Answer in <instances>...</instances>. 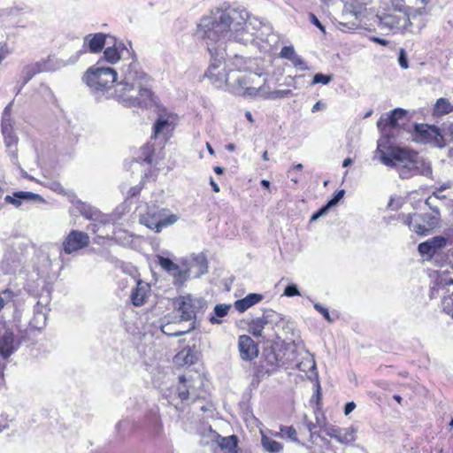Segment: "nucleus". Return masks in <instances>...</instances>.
<instances>
[{
	"mask_svg": "<svg viewBox=\"0 0 453 453\" xmlns=\"http://www.w3.org/2000/svg\"><path fill=\"white\" fill-rule=\"evenodd\" d=\"M290 62L294 65L295 67L299 68L300 70H307L308 66L303 58L297 54L290 59Z\"/></svg>",
	"mask_w": 453,
	"mask_h": 453,
	"instance_id": "obj_47",
	"label": "nucleus"
},
{
	"mask_svg": "<svg viewBox=\"0 0 453 453\" xmlns=\"http://www.w3.org/2000/svg\"><path fill=\"white\" fill-rule=\"evenodd\" d=\"M150 291V285L139 280L136 288L132 291L131 300L134 305L141 306L144 303Z\"/></svg>",
	"mask_w": 453,
	"mask_h": 453,
	"instance_id": "obj_23",
	"label": "nucleus"
},
{
	"mask_svg": "<svg viewBox=\"0 0 453 453\" xmlns=\"http://www.w3.org/2000/svg\"><path fill=\"white\" fill-rule=\"evenodd\" d=\"M49 70H50V68L48 66L47 61L37 62L31 65H28L25 69L26 73L27 75V81L30 80L36 73H39L42 72H46Z\"/></svg>",
	"mask_w": 453,
	"mask_h": 453,
	"instance_id": "obj_34",
	"label": "nucleus"
},
{
	"mask_svg": "<svg viewBox=\"0 0 453 453\" xmlns=\"http://www.w3.org/2000/svg\"><path fill=\"white\" fill-rule=\"evenodd\" d=\"M296 55V53L292 46H284L280 52V58H287L289 61Z\"/></svg>",
	"mask_w": 453,
	"mask_h": 453,
	"instance_id": "obj_44",
	"label": "nucleus"
},
{
	"mask_svg": "<svg viewBox=\"0 0 453 453\" xmlns=\"http://www.w3.org/2000/svg\"><path fill=\"white\" fill-rule=\"evenodd\" d=\"M262 299H263V296L260 294H256V293L249 294L244 298L237 300L234 303V308L239 312H244L246 310H248L251 306L261 302Z\"/></svg>",
	"mask_w": 453,
	"mask_h": 453,
	"instance_id": "obj_25",
	"label": "nucleus"
},
{
	"mask_svg": "<svg viewBox=\"0 0 453 453\" xmlns=\"http://www.w3.org/2000/svg\"><path fill=\"white\" fill-rule=\"evenodd\" d=\"M442 281L441 280H440V281L437 283V288H434L432 292V295H434V292H436L437 294H440L441 291L444 290V288H442Z\"/></svg>",
	"mask_w": 453,
	"mask_h": 453,
	"instance_id": "obj_64",
	"label": "nucleus"
},
{
	"mask_svg": "<svg viewBox=\"0 0 453 453\" xmlns=\"http://www.w3.org/2000/svg\"><path fill=\"white\" fill-rule=\"evenodd\" d=\"M291 90H275V91H267L264 87V91L261 93L260 97L266 99H278L282 97H288L291 95Z\"/></svg>",
	"mask_w": 453,
	"mask_h": 453,
	"instance_id": "obj_38",
	"label": "nucleus"
},
{
	"mask_svg": "<svg viewBox=\"0 0 453 453\" xmlns=\"http://www.w3.org/2000/svg\"><path fill=\"white\" fill-rule=\"evenodd\" d=\"M322 428L325 434L342 444H349L356 441L357 428L354 426L339 427L332 424H324Z\"/></svg>",
	"mask_w": 453,
	"mask_h": 453,
	"instance_id": "obj_13",
	"label": "nucleus"
},
{
	"mask_svg": "<svg viewBox=\"0 0 453 453\" xmlns=\"http://www.w3.org/2000/svg\"><path fill=\"white\" fill-rule=\"evenodd\" d=\"M154 432L157 435H160L163 432V424L160 418L156 417L153 421Z\"/></svg>",
	"mask_w": 453,
	"mask_h": 453,
	"instance_id": "obj_53",
	"label": "nucleus"
},
{
	"mask_svg": "<svg viewBox=\"0 0 453 453\" xmlns=\"http://www.w3.org/2000/svg\"><path fill=\"white\" fill-rule=\"evenodd\" d=\"M346 11L351 12L357 19L362 17L366 10L364 4L351 2L345 4Z\"/></svg>",
	"mask_w": 453,
	"mask_h": 453,
	"instance_id": "obj_36",
	"label": "nucleus"
},
{
	"mask_svg": "<svg viewBox=\"0 0 453 453\" xmlns=\"http://www.w3.org/2000/svg\"><path fill=\"white\" fill-rule=\"evenodd\" d=\"M11 109V104L5 107L3 114L2 119V131L4 136V143L7 148H11L15 145L17 142V138L12 134V128L10 124L8 123L7 116L9 115V111Z\"/></svg>",
	"mask_w": 453,
	"mask_h": 453,
	"instance_id": "obj_22",
	"label": "nucleus"
},
{
	"mask_svg": "<svg viewBox=\"0 0 453 453\" xmlns=\"http://www.w3.org/2000/svg\"><path fill=\"white\" fill-rule=\"evenodd\" d=\"M265 325L266 321L265 319L262 318H256L249 324V332L255 337H260L262 336V331Z\"/></svg>",
	"mask_w": 453,
	"mask_h": 453,
	"instance_id": "obj_35",
	"label": "nucleus"
},
{
	"mask_svg": "<svg viewBox=\"0 0 453 453\" xmlns=\"http://www.w3.org/2000/svg\"><path fill=\"white\" fill-rule=\"evenodd\" d=\"M76 210L86 219L97 220L101 217V212L90 204L85 203L80 200L73 201Z\"/></svg>",
	"mask_w": 453,
	"mask_h": 453,
	"instance_id": "obj_24",
	"label": "nucleus"
},
{
	"mask_svg": "<svg viewBox=\"0 0 453 453\" xmlns=\"http://www.w3.org/2000/svg\"><path fill=\"white\" fill-rule=\"evenodd\" d=\"M16 349L17 344L15 343L13 333L4 331V334L0 335V354L6 359L13 354Z\"/></svg>",
	"mask_w": 453,
	"mask_h": 453,
	"instance_id": "obj_18",
	"label": "nucleus"
},
{
	"mask_svg": "<svg viewBox=\"0 0 453 453\" xmlns=\"http://www.w3.org/2000/svg\"><path fill=\"white\" fill-rule=\"evenodd\" d=\"M230 309V305L226 304H217L214 307V315L210 318V321L212 324H219L220 320L218 318L225 317Z\"/></svg>",
	"mask_w": 453,
	"mask_h": 453,
	"instance_id": "obj_37",
	"label": "nucleus"
},
{
	"mask_svg": "<svg viewBox=\"0 0 453 453\" xmlns=\"http://www.w3.org/2000/svg\"><path fill=\"white\" fill-rule=\"evenodd\" d=\"M114 49H117L119 52L121 54L122 58H129L131 56V51L127 44L122 42H116L113 44Z\"/></svg>",
	"mask_w": 453,
	"mask_h": 453,
	"instance_id": "obj_42",
	"label": "nucleus"
},
{
	"mask_svg": "<svg viewBox=\"0 0 453 453\" xmlns=\"http://www.w3.org/2000/svg\"><path fill=\"white\" fill-rule=\"evenodd\" d=\"M328 210H329V208L326 205L323 206L321 209H319L316 213H314L311 216V221L317 220L319 218L325 215L328 211Z\"/></svg>",
	"mask_w": 453,
	"mask_h": 453,
	"instance_id": "obj_55",
	"label": "nucleus"
},
{
	"mask_svg": "<svg viewBox=\"0 0 453 453\" xmlns=\"http://www.w3.org/2000/svg\"><path fill=\"white\" fill-rule=\"evenodd\" d=\"M453 111V104L447 98H440L437 100L434 108V114L437 116H441L445 114H449Z\"/></svg>",
	"mask_w": 453,
	"mask_h": 453,
	"instance_id": "obj_29",
	"label": "nucleus"
},
{
	"mask_svg": "<svg viewBox=\"0 0 453 453\" xmlns=\"http://www.w3.org/2000/svg\"><path fill=\"white\" fill-rule=\"evenodd\" d=\"M123 79L115 85L114 97L127 107H143L151 102L149 77L134 65L123 71Z\"/></svg>",
	"mask_w": 453,
	"mask_h": 453,
	"instance_id": "obj_2",
	"label": "nucleus"
},
{
	"mask_svg": "<svg viewBox=\"0 0 453 453\" xmlns=\"http://www.w3.org/2000/svg\"><path fill=\"white\" fill-rule=\"evenodd\" d=\"M42 200L41 196L37 194L32 192H15L13 196H6L4 200L5 202L19 207L21 205L20 200Z\"/></svg>",
	"mask_w": 453,
	"mask_h": 453,
	"instance_id": "obj_27",
	"label": "nucleus"
},
{
	"mask_svg": "<svg viewBox=\"0 0 453 453\" xmlns=\"http://www.w3.org/2000/svg\"><path fill=\"white\" fill-rule=\"evenodd\" d=\"M406 114V111L403 109H395L393 111H391L390 115L387 116L386 118H380L378 121V127L382 131L386 132V127H395L399 126L398 120L403 119Z\"/></svg>",
	"mask_w": 453,
	"mask_h": 453,
	"instance_id": "obj_19",
	"label": "nucleus"
},
{
	"mask_svg": "<svg viewBox=\"0 0 453 453\" xmlns=\"http://www.w3.org/2000/svg\"><path fill=\"white\" fill-rule=\"evenodd\" d=\"M234 74L230 85L231 93L248 97H260L266 82V79L261 73L235 70Z\"/></svg>",
	"mask_w": 453,
	"mask_h": 453,
	"instance_id": "obj_5",
	"label": "nucleus"
},
{
	"mask_svg": "<svg viewBox=\"0 0 453 453\" xmlns=\"http://www.w3.org/2000/svg\"><path fill=\"white\" fill-rule=\"evenodd\" d=\"M328 210H329V208L326 205L323 206L321 209H319L316 213H314L311 216V221L317 220L319 218L325 215L328 211Z\"/></svg>",
	"mask_w": 453,
	"mask_h": 453,
	"instance_id": "obj_54",
	"label": "nucleus"
},
{
	"mask_svg": "<svg viewBox=\"0 0 453 453\" xmlns=\"http://www.w3.org/2000/svg\"><path fill=\"white\" fill-rule=\"evenodd\" d=\"M355 408L356 404L353 402L348 403L344 408V414L349 415Z\"/></svg>",
	"mask_w": 453,
	"mask_h": 453,
	"instance_id": "obj_59",
	"label": "nucleus"
},
{
	"mask_svg": "<svg viewBox=\"0 0 453 453\" xmlns=\"http://www.w3.org/2000/svg\"><path fill=\"white\" fill-rule=\"evenodd\" d=\"M176 325V321H168L161 325V331L169 336H180L189 332V329H175Z\"/></svg>",
	"mask_w": 453,
	"mask_h": 453,
	"instance_id": "obj_32",
	"label": "nucleus"
},
{
	"mask_svg": "<svg viewBox=\"0 0 453 453\" xmlns=\"http://www.w3.org/2000/svg\"><path fill=\"white\" fill-rule=\"evenodd\" d=\"M144 157L143 160L149 164L152 162V150L150 146H146L143 148Z\"/></svg>",
	"mask_w": 453,
	"mask_h": 453,
	"instance_id": "obj_56",
	"label": "nucleus"
},
{
	"mask_svg": "<svg viewBox=\"0 0 453 453\" xmlns=\"http://www.w3.org/2000/svg\"><path fill=\"white\" fill-rule=\"evenodd\" d=\"M90 239L87 233L72 230L63 240L61 251L70 255L80 250L86 248L89 244Z\"/></svg>",
	"mask_w": 453,
	"mask_h": 453,
	"instance_id": "obj_11",
	"label": "nucleus"
},
{
	"mask_svg": "<svg viewBox=\"0 0 453 453\" xmlns=\"http://www.w3.org/2000/svg\"><path fill=\"white\" fill-rule=\"evenodd\" d=\"M240 356L243 360H252L258 355V348L248 335H241L238 340Z\"/></svg>",
	"mask_w": 453,
	"mask_h": 453,
	"instance_id": "obj_17",
	"label": "nucleus"
},
{
	"mask_svg": "<svg viewBox=\"0 0 453 453\" xmlns=\"http://www.w3.org/2000/svg\"><path fill=\"white\" fill-rule=\"evenodd\" d=\"M377 151L380 154V160L387 166L394 167L397 170L402 179H409L413 176L415 171V164L425 165L424 173L426 177H432V166L430 162L413 150L394 147L391 148L389 153L387 154L383 150V145L380 142L378 143Z\"/></svg>",
	"mask_w": 453,
	"mask_h": 453,
	"instance_id": "obj_3",
	"label": "nucleus"
},
{
	"mask_svg": "<svg viewBox=\"0 0 453 453\" xmlns=\"http://www.w3.org/2000/svg\"><path fill=\"white\" fill-rule=\"evenodd\" d=\"M177 391L179 397L182 401L188 400L189 398L196 399L199 397L196 386L190 384L189 380L185 377L180 378V384L178 386Z\"/></svg>",
	"mask_w": 453,
	"mask_h": 453,
	"instance_id": "obj_20",
	"label": "nucleus"
},
{
	"mask_svg": "<svg viewBox=\"0 0 453 453\" xmlns=\"http://www.w3.org/2000/svg\"><path fill=\"white\" fill-rule=\"evenodd\" d=\"M280 315L273 310H267L264 312L261 317L263 319L266 321V324L271 323L279 319Z\"/></svg>",
	"mask_w": 453,
	"mask_h": 453,
	"instance_id": "obj_46",
	"label": "nucleus"
},
{
	"mask_svg": "<svg viewBox=\"0 0 453 453\" xmlns=\"http://www.w3.org/2000/svg\"><path fill=\"white\" fill-rule=\"evenodd\" d=\"M417 166V169L415 168V171H413V176L414 175H417V174H420V175H423V176H426V174L423 173L424 170H425V165H421V164H415Z\"/></svg>",
	"mask_w": 453,
	"mask_h": 453,
	"instance_id": "obj_60",
	"label": "nucleus"
},
{
	"mask_svg": "<svg viewBox=\"0 0 453 453\" xmlns=\"http://www.w3.org/2000/svg\"><path fill=\"white\" fill-rule=\"evenodd\" d=\"M211 54V64L204 76L210 80L211 83L216 88H221L226 87L230 91V85L233 82V75L235 70L232 69L225 62L226 47L224 50L216 45L213 52Z\"/></svg>",
	"mask_w": 453,
	"mask_h": 453,
	"instance_id": "obj_4",
	"label": "nucleus"
},
{
	"mask_svg": "<svg viewBox=\"0 0 453 453\" xmlns=\"http://www.w3.org/2000/svg\"><path fill=\"white\" fill-rule=\"evenodd\" d=\"M441 307H442V310L447 314H450V312L453 311V291L450 296H443V298L441 300Z\"/></svg>",
	"mask_w": 453,
	"mask_h": 453,
	"instance_id": "obj_41",
	"label": "nucleus"
},
{
	"mask_svg": "<svg viewBox=\"0 0 453 453\" xmlns=\"http://www.w3.org/2000/svg\"><path fill=\"white\" fill-rule=\"evenodd\" d=\"M157 262L164 271L167 272L173 278V283L175 285L183 284L188 280V272L180 269V266L170 258L157 255Z\"/></svg>",
	"mask_w": 453,
	"mask_h": 453,
	"instance_id": "obj_14",
	"label": "nucleus"
},
{
	"mask_svg": "<svg viewBox=\"0 0 453 453\" xmlns=\"http://www.w3.org/2000/svg\"><path fill=\"white\" fill-rule=\"evenodd\" d=\"M275 436H282L290 439L293 441H298L297 433L293 426H281L280 433H275Z\"/></svg>",
	"mask_w": 453,
	"mask_h": 453,
	"instance_id": "obj_40",
	"label": "nucleus"
},
{
	"mask_svg": "<svg viewBox=\"0 0 453 453\" xmlns=\"http://www.w3.org/2000/svg\"><path fill=\"white\" fill-rule=\"evenodd\" d=\"M378 18L380 28L393 34H418L422 30V23L415 22L405 11H394Z\"/></svg>",
	"mask_w": 453,
	"mask_h": 453,
	"instance_id": "obj_6",
	"label": "nucleus"
},
{
	"mask_svg": "<svg viewBox=\"0 0 453 453\" xmlns=\"http://www.w3.org/2000/svg\"><path fill=\"white\" fill-rule=\"evenodd\" d=\"M314 308L317 311H319L320 314L323 315V317L328 321V322H332L333 319L329 314V311L327 310V308L326 307H323L322 305H320L319 303H314Z\"/></svg>",
	"mask_w": 453,
	"mask_h": 453,
	"instance_id": "obj_51",
	"label": "nucleus"
},
{
	"mask_svg": "<svg viewBox=\"0 0 453 453\" xmlns=\"http://www.w3.org/2000/svg\"><path fill=\"white\" fill-rule=\"evenodd\" d=\"M284 295L288 297H292V296H299L300 293H299V290H298L296 285L289 284L285 288Z\"/></svg>",
	"mask_w": 453,
	"mask_h": 453,
	"instance_id": "obj_50",
	"label": "nucleus"
},
{
	"mask_svg": "<svg viewBox=\"0 0 453 453\" xmlns=\"http://www.w3.org/2000/svg\"><path fill=\"white\" fill-rule=\"evenodd\" d=\"M398 63H399L400 66L403 69H408L409 68V62H408L407 54H406L405 50L403 48H401L399 50Z\"/></svg>",
	"mask_w": 453,
	"mask_h": 453,
	"instance_id": "obj_45",
	"label": "nucleus"
},
{
	"mask_svg": "<svg viewBox=\"0 0 453 453\" xmlns=\"http://www.w3.org/2000/svg\"><path fill=\"white\" fill-rule=\"evenodd\" d=\"M165 209L148 208L145 214L141 216L140 221L142 225L146 226L151 230H156L154 225L157 221H160L162 215L165 212Z\"/></svg>",
	"mask_w": 453,
	"mask_h": 453,
	"instance_id": "obj_21",
	"label": "nucleus"
},
{
	"mask_svg": "<svg viewBox=\"0 0 453 453\" xmlns=\"http://www.w3.org/2000/svg\"><path fill=\"white\" fill-rule=\"evenodd\" d=\"M210 184H211V188H212V190H213L214 192H216V193H219V190H220V189H219V185L214 181V180H213V178H212V177H211V178H210Z\"/></svg>",
	"mask_w": 453,
	"mask_h": 453,
	"instance_id": "obj_62",
	"label": "nucleus"
},
{
	"mask_svg": "<svg viewBox=\"0 0 453 453\" xmlns=\"http://www.w3.org/2000/svg\"><path fill=\"white\" fill-rule=\"evenodd\" d=\"M12 292L10 289H5L0 294V311L4 308L5 303L11 300Z\"/></svg>",
	"mask_w": 453,
	"mask_h": 453,
	"instance_id": "obj_49",
	"label": "nucleus"
},
{
	"mask_svg": "<svg viewBox=\"0 0 453 453\" xmlns=\"http://www.w3.org/2000/svg\"><path fill=\"white\" fill-rule=\"evenodd\" d=\"M178 220V216L175 214H166V211H165L164 214L161 217L160 221H157L154 225L156 227L155 232H161L163 227L169 226L173 225Z\"/></svg>",
	"mask_w": 453,
	"mask_h": 453,
	"instance_id": "obj_33",
	"label": "nucleus"
},
{
	"mask_svg": "<svg viewBox=\"0 0 453 453\" xmlns=\"http://www.w3.org/2000/svg\"><path fill=\"white\" fill-rule=\"evenodd\" d=\"M178 122L176 114L170 112H161L153 126V136L163 135L167 139L174 130Z\"/></svg>",
	"mask_w": 453,
	"mask_h": 453,
	"instance_id": "obj_12",
	"label": "nucleus"
},
{
	"mask_svg": "<svg viewBox=\"0 0 453 453\" xmlns=\"http://www.w3.org/2000/svg\"><path fill=\"white\" fill-rule=\"evenodd\" d=\"M411 139L418 143H432L440 145L442 142V136L439 128L426 124H417L411 134Z\"/></svg>",
	"mask_w": 453,
	"mask_h": 453,
	"instance_id": "obj_10",
	"label": "nucleus"
},
{
	"mask_svg": "<svg viewBox=\"0 0 453 453\" xmlns=\"http://www.w3.org/2000/svg\"><path fill=\"white\" fill-rule=\"evenodd\" d=\"M184 320L181 319V318H180V320L176 321L177 322V325H176V328L175 329H189V332L191 330H193L195 328V320H191V321H188V326H184L182 324Z\"/></svg>",
	"mask_w": 453,
	"mask_h": 453,
	"instance_id": "obj_52",
	"label": "nucleus"
},
{
	"mask_svg": "<svg viewBox=\"0 0 453 453\" xmlns=\"http://www.w3.org/2000/svg\"><path fill=\"white\" fill-rule=\"evenodd\" d=\"M333 79L332 75H326L321 73H316L313 77L312 84H328Z\"/></svg>",
	"mask_w": 453,
	"mask_h": 453,
	"instance_id": "obj_43",
	"label": "nucleus"
},
{
	"mask_svg": "<svg viewBox=\"0 0 453 453\" xmlns=\"http://www.w3.org/2000/svg\"><path fill=\"white\" fill-rule=\"evenodd\" d=\"M372 40L380 45L386 46L388 44V42L385 39H381L379 37H372Z\"/></svg>",
	"mask_w": 453,
	"mask_h": 453,
	"instance_id": "obj_63",
	"label": "nucleus"
},
{
	"mask_svg": "<svg viewBox=\"0 0 453 453\" xmlns=\"http://www.w3.org/2000/svg\"><path fill=\"white\" fill-rule=\"evenodd\" d=\"M446 243L447 239L445 237L435 236L426 242H421L418 250L422 257H426V259H431L434 254L446 246Z\"/></svg>",
	"mask_w": 453,
	"mask_h": 453,
	"instance_id": "obj_15",
	"label": "nucleus"
},
{
	"mask_svg": "<svg viewBox=\"0 0 453 453\" xmlns=\"http://www.w3.org/2000/svg\"><path fill=\"white\" fill-rule=\"evenodd\" d=\"M345 191L343 189L339 190L334 196L327 202L326 204L329 209L338 203V202L344 196Z\"/></svg>",
	"mask_w": 453,
	"mask_h": 453,
	"instance_id": "obj_48",
	"label": "nucleus"
},
{
	"mask_svg": "<svg viewBox=\"0 0 453 453\" xmlns=\"http://www.w3.org/2000/svg\"><path fill=\"white\" fill-rule=\"evenodd\" d=\"M324 106H325V104L323 103H321L320 101H319L313 105L311 111L312 112L319 111L322 110L324 108Z\"/></svg>",
	"mask_w": 453,
	"mask_h": 453,
	"instance_id": "obj_61",
	"label": "nucleus"
},
{
	"mask_svg": "<svg viewBox=\"0 0 453 453\" xmlns=\"http://www.w3.org/2000/svg\"><path fill=\"white\" fill-rule=\"evenodd\" d=\"M208 264L205 256L202 253L193 254L189 260L188 265L184 271L188 272V277L193 275L194 277H200L207 273Z\"/></svg>",
	"mask_w": 453,
	"mask_h": 453,
	"instance_id": "obj_16",
	"label": "nucleus"
},
{
	"mask_svg": "<svg viewBox=\"0 0 453 453\" xmlns=\"http://www.w3.org/2000/svg\"><path fill=\"white\" fill-rule=\"evenodd\" d=\"M261 443L264 449L269 453H278L282 449V445L262 433Z\"/></svg>",
	"mask_w": 453,
	"mask_h": 453,
	"instance_id": "obj_31",
	"label": "nucleus"
},
{
	"mask_svg": "<svg viewBox=\"0 0 453 453\" xmlns=\"http://www.w3.org/2000/svg\"><path fill=\"white\" fill-rule=\"evenodd\" d=\"M261 22L250 18L249 12L241 7L216 9L210 16L201 19L198 31L206 42L208 51L213 52L216 45L222 50L230 40L248 42L253 39Z\"/></svg>",
	"mask_w": 453,
	"mask_h": 453,
	"instance_id": "obj_1",
	"label": "nucleus"
},
{
	"mask_svg": "<svg viewBox=\"0 0 453 453\" xmlns=\"http://www.w3.org/2000/svg\"><path fill=\"white\" fill-rule=\"evenodd\" d=\"M86 84L94 90H104L116 81L117 73L111 67L101 66L99 64L89 68L85 76Z\"/></svg>",
	"mask_w": 453,
	"mask_h": 453,
	"instance_id": "obj_7",
	"label": "nucleus"
},
{
	"mask_svg": "<svg viewBox=\"0 0 453 453\" xmlns=\"http://www.w3.org/2000/svg\"><path fill=\"white\" fill-rule=\"evenodd\" d=\"M219 437V445L222 449L227 453H236L237 439L234 435L227 437Z\"/></svg>",
	"mask_w": 453,
	"mask_h": 453,
	"instance_id": "obj_30",
	"label": "nucleus"
},
{
	"mask_svg": "<svg viewBox=\"0 0 453 453\" xmlns=\"http://www.w3.org/2000/svg\"><path fill=\"white\" fill-rule=\"evenodd\" d=\"M311 20L317 27H319L321 31L325 32V27L322 26L320 21L317 19V17L314 14H311Z\"/></svg>",
	"mask_w": 453,
	"mask_h": 453,
	"instance_id": "obj_58",
	"label": "nucleus"
},
{
	"mask_svg": "<svg viewBox=\"0 0 453 453\" xmlns=\"http://www.w3.org/2000/svg\"><path fill=\"white\" fill-rule=\"evenodd\" d=\"M107 35L102 33L88 35L85 37V42H88L89 50L93 53L101 51L106 42Z\"/></svg>",
	"mask_w": 453,
	"mask_h": 453,
	"instance_id": "obj_26",
	"label": "nucleus"
},
{
	"mask_svg": "<svg viewBox=\"0 0 453 453\" xmlns=\"http://www.w3.org/2000/svg\"><path fill=\"white\" fill-rule=\"evenodd\" d=\"M447 187H441L439 189L434 191L430 196H428L426 200V204L437 215H440V208L438 205V202L443 201L446 196L441 195V192L444 190Z\"/></svg>",
	"mask_w": 453,
	"mask_h": 453,
	"instance_id": "obj_28",
	"label": "nucleus"
},
{
	"mask_svg": "<svg viewBox=\"0 0 453 453\" xmlns=\"http://www.w3.org/2000/svg\"><path fill=\"white\" fill-rule=\"evenodd\" d=\"M399 219L413 232L419 235H425L439 225L440 215L436 213L434 215L402 214L399 216Z\"/></svg>",
	"mask_w": 453,
	"mask_h": 453,
	"instance_id": "obj_8",
	"label": "nucleus"
},
{
	"mask_svg": "<svg viewBox=\"0 0 453 453\" xmlns=\"http://www.w3.org/2000/svg\"><path fill=\"white\" fill-rule=\"evenodd\" d=\"M179 317L182 320H195L197 313L203 312L207 303L200 297H193L191 296H181L178 302Z\"/></svg>",
	"mask_w": 453,
	"mask_h": 453,
	"instance_id": "obj_9",
	"label": "nucleus"
},
{
	"mask_svg": "<svg viewBox=\"0 0 453 453\" xmlns=\"http://www.w3.org/2000/svg\"><path fill=\"white\" fill-rule=\"evenodd\" d=\"M51 189L54 190L55 192L58 193V194H62L65 192V188H63V186L58 183V182H53L51 184Z\"/></svg>",
	"mask_w": 453,
	"mask_h": 453,
	"instance_id": "obj_57",
	"label": "nucleus"
},
{
	"mask_svg": "<svg viewBox=\"0 0 453 453\" xmlns=\"http://www.w3.org/2000/svg\"><path fill=\"white\" fill-rule=\"evenodd\" d=\"M104 55L107 62L111 64H114L122 58L121 54L117 49H114L113 46L107 47L104 52Z\"/></svg>",
	"mask_w": 453,
	"mask_h": 453,
	"instance_id": "obj_39",
	"label": "nucleus"
}]
</instances>
